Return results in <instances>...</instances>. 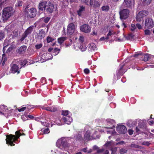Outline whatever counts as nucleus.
<instances>
[{"mask_svg": "<svg viewBox=\"0 0 154 154\" xmlns=\"http://www.w3.org/2000/svg\"><path fill=\"white\" fill-rule=\"evenodd\" d=\"M129 36H128V37L125 38V35L124 34L122 35V38H119V40L120 41H123L125 40V39H126L127 40H128L129 39Z\"/></svg>", "mask_w": 154, "mask_h": 154, "instance_id": "obj_40", "label": "nucleus"}, {"mask_svg": "<svg viewBox=\"0 0 154 154\" xmlns=\"http://www.w3.org/2000/svg\"><path fill=\"white\" fill-rule=\"evenodd\" d=\"M42 131L43 132V134H48L50 132L49 129L48 128H47L45 129H42Z\"/></svg>", "mask_w": 154, "mask_h": 154, "instance_id": "obj_35", "label": "nucleus"}, {"mask_svg": "<svg viewBox=\"0 0 154 154\" xmlns=\"http://www.w3.org/2000/svg\"><path fill=\"white\" fill-rule=\"evenodd\" d=\"M62 114L63 116H66L68 114V111H63L62 112Z\"/></svg>", "mask_w": 154, "mask_h": 154, "instance_id": "obj_47", "label": "nucleus"}, {"mask_svg": "<svg viewBox=\"0 0 154 154\" xmlns=\"http://www.w3.org/2000/svg\"><path fill=\"white\" fill-rule=\"evenodd\" d=\"M128 133L129 135H131L133 134V130L130 129L128 130Z\"/></svg>", "mask_w": 154, "mask_h": 154, "instance_id": "obj_59", "label": "nucleus"}, {"mask_svg": "<svg viewBox=\"0 0 154 154\" xmlns=\"http://www.w3.org/2000/svg\"><path fill=\"white\" fill-rule=\"evenodd\" d=\"M76 138V140L79 141H82L83 140L82 137L80 134L77 135Z\"/></svg>", "mask_w": 154, "mask_h": 154, "instance_id": "obj_36", "label": "nucleus"}, {"mask_svg": "<svg viewBox=\"0 0 154 154\" xmlns=\"http://www.w3.org/2000/svg\"><path fill=\"white\" fill-rule=\"evenodd\" d=\"M116 129L119 133L122 134H125L127 131L126 127L123 125L117 126L116 128Z\"/></svg>", "mask_w": 154, "mask_h": 154, "instance_id": "obj_11", "label": "nucleus"}, {"mask_svg": "<svg viewBox=\"0 0 154 154\" xmlns=\"http://www.w3.org/2000/svg\"><path fill=\"white\" fill-rule=\"evenodd\" d=\"M91 29V27L88 24H83L80 27V30L81 31L86 33H88L90 32Z\"/></svg>", "mask_w": 154, "mask_h": 154, "instance_id": "obj_9", "label": "nucleus"}, {"mask_svg": "<svg viewBox=\"0 0 154 154\" xmlns=\"http://www.w3.org/2000/svg\"><path fill=\"white\" fill-rule=\"evenodd\" d=\"M134 3V0H124L123 6L124 7L131 8L133 6Z\"/></svg>", "mask_w": 154, "mask_h": 154, "instance_id": "obj_12", "label": "nucleus"}, {"mask_svg": "<svg viewBox=\"0 0 154 154\" xmlns=\"http://www.w3.org/2000/svg\"><path fill=\"white\" fill-rule=\"evenodd\" d=\"M43 109H45V110H47V111H50L51 107H43Z\"/></svg>", "mask_w": 154, "mask_h": 154, "instance_id": "obj_51", "label": "nucleus"}, {"mask_svg": "<svg viewBox=\"0 0 154 154\" xmlns=\"http://www.w3.org/2000/svg\"><path fill=\"white\" fill-rule=\"evenodd\" d=\"M42 46V45L41 44H37L35 45V47L36 49H39L41 48Z\"/></svg>", "mask_w": 154, "mask_h": 154, "instance_id": "obj_45", "label": "nucleus"}, {"mask_svg": "<svg viewBox=\"0 0 154 154\" xmlns=\"http://www.w3.org/2000/svg\"><path fill=\"white\" fill-rule=\"evenodd\" d=\"M136 27L139 29H141L142 28V27L141 26L138 24V23H137V24H136Z\"/></svg>", "mask_w": 154, "mask_h": 154, "instance_id": "obj_53", "label": "nucleus"}, {"mask_svg": "<svg viewBox=\"0 0 154 154\" xmlns=\"http://www.w3.org/2000/svg\"><path fill=\"white\" fill-rule=\"evenodd\" d=\"M85 10V7L83 6H81L80 7V8L79 10L77 11L78 14L79 16L82 15V14L83 11Z\"/></svg>", "mask_w": 154, "mask_h": 154, "instance_id": "obj_23", "label": "nucleus"}, {"mask_svg": "<svg viewBox=\"0 0 154 154\" xmlns=\"http://www.w3.org/2000/svg\"><path fill=\"white\" fill-rule=\"evenodd\" d=\"M92 0H84L82 2H84L86 4L88 5H90L91 4Z\"/></svg>", "mask_w": 154, "mask_h": 154, "instance_id": "obj_39", "label": "nucleus"}, {"mask_svg": "<svg viewBox=\"0 0 154 154\" xmlns=\"http://www.w3.org/2000/svg\"><path fill=\"white\" fill-rule=\"evenodd\" d=\"M113 145V141L111 140L109 141H107L104 146L106 147L108 149H110L112 148Z\"/></svg>", "mask_w": 154, "mask_h": 154, "instance_id": "obj_22", "label": "nucleus"}, {"mask_svg": "<svg viewBox=\"0 0 154 154\" xmlns=\"http://www.w3.org/2000/svg\"><path fill=\"white\" fill-rule=\"evenodd\" d=\"M145 33L146 35H149L150 33L149 30L148 29L146 30L145 31Z\"/></svg>", "mask_w": 154, "mask_h": 154, "instance_id": "obj_58", "label": "nucleus"}, {"mask_svg": "<svg viewBox=\"0 0 154 154\" xmlns=\"http://www.w3.org/2000/svg\"><path fill=\"white\" fill-rule=\"evenodd\" d=\"M109 9V7L108 5H104L101 7V10L102 11L106 12L108 11Z\"/></svg>", "mask_w": 154, "mask_h": 154, "instance_id": "obj_25", "label": "nucleus"}, {"mask_svg": "<svg viewBox=\"0 0 154 154\" xmlns=\"http://www.w3.org/2000/svg\"><path fill=\"white\" fill-rule=\"evenodd\" d=\"M149 68H154V63H152L151 65L148 66Z\"/></svg>", "mask_w": 154, "mask_h": 154, "instance_id": "obj_61", "label": "nucleus"}, {"mask_svg": "<svg viewBox=\"0 0 154 154\" xmlns=\"http://www.w3.org/2000/svg\"><path fill=\"white\" fill-rule=\"evenodd\" d=\"M84 138L88 140H89L91 139L90 135L89 134V133L88 131L86 132L84 135Z\"/></svg>", "mask_w": 154, "mask_h": 154, "instance_id": "obj_27", "label": "nucleus"}, {"mask_svg": "<svg viewBox=\"0 0 154 154\" xmlns=\"http://www.w3.org/2000/svg\"><path fill=\"white\" fill-rule=\"evenodd\" d=\"M36 10L34 8H32L28 10L27 12L28 16L31 18H33L36 15Z\"/></svg>", "mask_w": 154, "mask_h": 154, "instance_id": "obj_14", "label": "nucleus"}, {"mask_svg": "<svg viewBox=\"0 0 154 154\" xmlns=\"http://www.w3.org/2000/svg\"><path fill=\"white\" fill-rule=\"evenodd\" d=\"M66 38L65 37H62L58 38V42L60 44H61L63 42L66 40Z\"/></svg>", "mask_w": 154, "mask_h": 154, "instance_id": "obj_29", "label": "nucleus"}, {"mask_svg": "<svg viewBox=\"0 0 154 154\" xmlns=\"http://www.w3.org/2000/svg\"><path fill=\"white\" fill-rule=\"evenodd\" d=\"M149 55V54L145 55L143 56V58L142 60L144 61H146L148 60Z\"/></svg>", "mask_w": 154, "mask_h": 154, "instance_id": "obj_37", "label": "nucleus"}, {"mask_svg": "<svg viewBox=\"0 0 154 154\" xmlns=\"http://www.w3.org/2000/svg\"><path fill=\"white\" fill-rule=\"evenodd\" d=\"M134 121L131 120L128 121L127 122V125L129 127H131L133 126L134 124L133 123Z\"/></svg>", "mask_w": 154, "mask_h": 154, "instance_id": "obj_34", "label": "nucleus"}, {"mask_svg": "<svg viewBox=\"0 0 154 154\" xmlns=\"http://www.w3.org/2000/svg\"><path fill=\"white\" fill-rule=\"evenodd\" d=\"M20 34V32L17 29L15 30L13 32V35L14 37H17Z\"/></svg>", "mask_w": 154, "mask_h": 154, "instance_id": "obj_33", "label": "nucleus"}, {"mask_svg": "<svg viewBox=\"0 0 154 154\" xmlns=\"http://www.w3.org/2000/svg\"><path fill=\"white\" fill-rule=\"evenodd\" d=\"M7 60V59L5 57V54L2 55V65L4 66L5 64V61Z\"/></svg>", "mask_w": 154, "mask_h": 154, "instance_id": "obj_30", "label": "nucleus"}, {"mask_svg": "<svg viewBox=\"0 0 154 154\" xmlns=\"http://www.w3.org/2000/svg\"><path fill=\"white\" fill-rule=\"evenodd\" d=\"M4 36V34L2 31H0V40L2 39Z\"/></svg>", "mask_w": 154, "mask_h": 154, "instance_id": "obj_46", "label": "nucleus"}, {"mask_svg": "<svg viewBox=\"0 0 154 154\" xmlns=\"http://www.w3.org/2000/svg\"><path fill=\"white\" fill-rule=\"evenodd\" d=\"M23 131L22 130L17 131L15 132V135L10 134L6 136L7 138L6 139L7 144L10 145L11 146L15 145L13 142L15 143V141L17 140L20 136L25 135L24 133L21 134V133Z\"/></svg>", "mask_w": 154, "mask_h": 154, "instance_id": "obj_1", "label": "nucleus"}, {"mask_svg": "<svg viewBox=\"0 0 154 154\" xmlns=\"http://www.w3.org/2000/svg\"><path fill=\"white\" fill-rule=\"evenodd\" d=\"M136 28V26L134 24H132L131 25L130 29L131 31H134Z\"/></svg>", "mask_w": 154, "mask_h": 154, "instance_id": "obj_42", "label": "nucleus"}, {"mask_svg": "<svg viewBox=\"0 0 154 154\" xmlns=\"http://www.w3.org/2000/svg\"><path fill=\"white\" fill-rule=\"evenodd\" d=\"M84 72L86 74H88L89 72V70L88 69H85L84 70Z\"/></svg>", "mask_w": 154, "mask_h": 154, "instance_id": "obj_54", "label": "nucleus"}, {"mask_svg": "<svg viewBox=\"0 0 154 154\" xmlns=\"http://www.w3.org/2000/svg\"><path fill=\"white\" fill-rule=\"evenodd\" d=\"M33 29V26H31L26 30L24 33L22 35V37L20 39V40L21 42L23 41L29 34L31 33Z\"/></svg>", "mask_w": 154, "mask_h": 154, "instance_id": "obj_5", "label": "nucleus"}, {"mask_svg": "<svg viewBox=\"0 0 154 154\" xmlns=\"http://www.w3.org/2000/svg\"><path fill=\"white\" fill-rule=\"evenodd\" d=\"M54 8V5L49 2L47 3L45 9L46 11L48 14L52 13Z\"/></svg>", "mask_w": 154, "mask_h": 154, "instance_id": "obj_15", "label": "nucleus"}, {"mask_svg": "<svg viewBox=\"0 0 154 154\" xmlns=\"http://www.w3.org/2000/svg\"><path fill=\"white\" fill-rule=\"evenodd\" d=\"M84 41V37L82 36H80L79 39V43L78 44V46L79 49L82 51H85L86 48L85 44L83 43Z\"/></svg>", "mask_w": 154, "mask_h": 154, "instance_id": "obj_8", "label": "nucleus"}, {"mask_svg": "<svg viewBox=\"0 0 154 154\" xmlns=\"http://www.w3.org/2000/svg\"><path fill=\"white\" fill-rule=\"evenodd\" d=\"M127 151V150L124 148H122L119 150V152L121 154H124L126 153Z\"/></svg>", "mask_w": 154, "mask_h": 154, "instance_id": "obj_38", "label": "nucleus"}, {"mask_svg": "<svg viewBox=\"0 0 154 154\" xmlns=\"http://www.w3.org/2000/svg\"><path fill=\"white\" fill-rule=\"evenodd\" d=\"M110 149V150L112 151L111 154H114L116 152V151L115 149H113L112 148H111Z\"/></svg>", "mask_w": 154, "mask_h": 154, "instance_id": "obj_60", "label": "nucleus"}, {"mask_svg": "<svg viewBox=\"0 0 154 154\" xmlns=\"http://www.w3.org/2000/svg\"><path fill=\"white\" fill-rule=\"evenodd\" d=\"M27 47L25 46H22L20 47L18 50L17 51L20 54L24 53L26 51Z\"/></svg>", "mask_w": 154, "mask_h": 154, "instance_id": "obj_20", "label": "nucleus"}, {"mask_svg": "<svg viewBox=\"0 0 154 154\" xmlns=\"http://www.w3.org/2000/svg\"><path fill=\"white\" fill-rule=\"evenodd\" d=\"M57 109L56 108V107H53V108H52V107H51V112H55L57 111Z\"/></svg>", "mask_w": 154, "mask_h": 154, "instance_id": "obj_49", "label": "nucleus"}, {"mask_svg": "<svg viewBox=\"0 0 154 154\" xmlns=\"http://www.w3.org/2000/svg\"><path fill=\"white\" fill-rule=\"evenodd\" d=\"M18 65L15 63V62L13 61L11 64V69L10 71L11 73H17V74L19 73L20 72V69L18 66Z\"/></svg>", "mask_w": 154, "mask_h": 154, "instance_id": "obj_7", "label": "nucleus"}, {"mask_svg": "<svg viewBox=\"0 0 154 154\" xmlns=\"http://www.w3.org/2000/svg\"><path fill=\"white\" fill-rule=\"evenodd\" d=\"M125 142L124 141H122L116 143V145L117 146L119 145H122L123 144H125Z\"/></svg>", "mask_w": 154, "mask_h": 154, "instance_id": "obj_44", "label": "nucleus"}, {"mask_svg": "<svg viewBox=\"0 0 154 154\" xmlns=\"http://www.w3.org/2000/svg\"><path fill=\"white\" fill-rule=\"evenodd\" d=\"M87 147H86V148H84L82 149H81V151H82L83 152H87Z\"/></svg>", "mask_w": 154, "mask_h": 154, "instance_id": "obj_57", "label": "nucleus"}, {"mask_svg": "<svg viewBox=\"0 0 154 154\" xmlns=\"http://www.w3.org/2000/svg\"><path fill=\"white\" fill-rule=\"evenodd\" d=\"M54 39L49 36H48L47 38V42L48 43H49L52 42L53 41Z\"/></svg>", "mask_w": 154, "mask_h": 154, "instance_id": "obj_41", "label": "nucleus"}, {"mask_svg": "<svg viewBox=\"0 0 154 154\" xmlns=\"http://www.w3.org/2000/svg\"><path fill=\"white\" fill-rule=\"evenodd\" d=\"M3 12L2 16L3 20H6L13 14V8L12 7L6 8L3 10Z\"/></svg>", "mask_w": 154, "mask_h": 154, "instance_id": "obj_2", "label": "nucleus"}, {"mask_svg": "<svg viewBox=\"0 0 154 154\" xmlns=\"http://www.w3.org/2000/svg\"><path fill=\"white\" fill-rule=\"evenodd\" d=\"M147 15V13L145 11H140L138 13L136 17V20L138 22L141 21L143 17Z\"/></svg>", "mask_w": 154, "mask_h": 154, "instance_id": "obj_13", "label": "nucleus"}, {"mask_svg": "<svg viewBox=\"0 0 154 154\" xmlns=\"http://www.w3.org/2000/svg\"><path fill=\"white\" fill-rule=\"evenodd\" d=\"M27 61L26 60H20L18 61H17V64L19 65V64L21 66H24L25 65H26L27 63Z\"/></svg>", "mask_w": 154, "mask_h": 154, "instance_id": "obj_24", "label": "nucleus"}, {"mask_svg": "<svg viewBox=\"0 0 154 154\" xmlns=\"http://www.w3.org/2000/svg\"><path fill=\"white\" fill-rule=\"evenodd\" d=\"M50 18L49 17H47L44 19V21L46 23H48L49 21Z\"/></svg>", "mask_w": 154, "mask_h": 154, "instance_id": "obj_52", "label": "nucleus"}, {"mask_svg": "<svg viewBox=\"0 0 154 154\" xmlns=\"http://www.w3.org/2000/svg\"><path fill=\"white\" fill-rule=\"evenodd\" d=\"M22 4L23 2L21 1H18L17 3V6L19 7L22 6Z\"/></svg>", "mask_w": 154, "mask_h": 154, "instance_id": "obj_48", "label": "nucleus"}, {"mask_svg": "<svg viewBox=\"0 0 154 154\" xmlns=\"http://www.w3.org/2000/svg\"><path fill=\"white\" fill-rule=\"evenodd\" d=\"M131 147H134L137 148L139 149H141L143 148V147L141 146H139L138 145L135 144H132L131 145Z\"/></svg>", "mask_w": 154, "mask_h": 154, "instance_id": "obj_32", "label": "nucleus"}, {"mask_svg": "<svg viewBox=\"0 0 154 154\" xmlns=\"http://www.w3.org/2000/svg\"><path fill=\"white\" fill-rule=\"evenodd\" d=\"M48 54V55H49L50 56H50V57L48 58V60L51 59H52V57H53V56L52 55L50 54Z\"/></svg>", "mask_w": 154, "mask_h": 154, "instance_id": "obj_64", "label": "nucleus"}, {"mask_svg": "<svg viewBox=\"0 0 154 154\" xmlns=\"http://www.w3.org/2000/svg\"><path fill=\"white\" fill-rule=\"evenodd\" d=\"M114 127V126H113V127ZM113 128H110L111 129H112V131H107V132L108 133H113V132L114 131V130H113Z\"/></svg>", "mask_w": 154, "mask_h": 154, "instance_id": "obj_50", "label": "nucleus"}, {"mask_svg": "<svg viewBox=\"0 0 154 154\" xmlns=\"http://www.w3.org/2000/svg\"><path fill=\"white\" fill-rule=\"evenodd\" d=\"M76 27L73 23H69L68 26L67 33V35H72L76 30Z\"/></svg>", "mask_w": 154, "mask_h": 154, "instance_id": "obj_4", "label": "nucleus"}, {"mask_svg": "<svg viewBox=\"0 0 154 154\" xmlns=\"http://www.w3.org/2000/svg\"><path fill=\"white\" fill-rule=\"evenodd\" d=\"M114 33V32L112 30H110L109 31L108 33L107 34V37L105 38V39H107L109 38L108 37L111 36Z\"/></svg>", "mask_w": 154, "mask_h": 154, "instance_id": "obj_31", "label": "nucleus"}, {"mask_svg": "<svg viewBox=\"0 0 154 154\" xmlns=\"http://www.w3.org/2000/svg\"><path fill=\"white\" fill-rule=\"evenodd\" d=\"M138 126L140 128L143 129H146L147 127L145 122L142 121L139 122Z\"/></svg>", "mask_w": 154, "mask_h": 154, "instance_id": "obj_19", "label": "nucleus"}, {"mask_svg": "<svg viewBox=\"0 0 154 154\" xmlns=\"http://www.w3.org/2000/svg\"><path fill=\"white\" fill-rule=\"evenodd\" d=\"M26 109V107H22L18 110L19 112L23 111Z\"/></svg>", "mask_w": 154, "mask_h": 154, "instance_id": "obj_56", "label": "nucleus"}, {"mask_svg": "<svg viewBox=\"0 0 154 154\" xmlns=\"http://www.w3.org/2000/svg\"><path fill=\"white\" fill-rule=\"evenodd\" d=\"M88 50L91 52L95 51L97 50V48L96 45L93 43H90L88 45Z\"/></svg>", "mask_w": 154, "mask_h": 154, "instance_id": "obj_16", "label": "nucleus"}, {"mask_svg": "<svg viewBox=\"0 0 154 154\" xmlns=\"http://www.w3.org/2000/svg\"><path fill=\"white\" fill-rule=\"evenodd\" d=\"M150 143L148 141H144L142 143V144L143 145L149 146Z\"/></svg>", "mask_w": 154, "mask_h": 154, "instance_id": "obj_43", "label": "nucleus"}, {"mask_svg": "<svg viewBox=\"0 0 154 154\" xmlns=\"http://www.w3.org/2000/svg\"><path fill=\"white\" fill-rule=\"evenodd\" d=\"M104 150L103 149H98L97 151V153H100L102 152Z\"/></svg>", "mask_w": 154, "mask_h": 154, "instance_id": "obj_55", "label": "nucleus"}, {"mask_svg": "<svg viewBox=\"0 0 154 154\" xmlns=\"http://www.w3.org/2000/svg\"><path fill=\"white\" fill-rule=\"evenodd\" d=\"M47 5V4L46 2H40L39 4L38 7L39 9L42 11L45 10Z\"/></svg>", "mask_w": 154, "mask_h": 154, "instance_id": "obj_17", "label": "nucleus"}, {"mask_svg": "<svg viewBox=\"0 0 154 154\" xmlns=\"http://www.w3.org/2000/svg\"><path fill=\"white\" fill-rule=\"evenodd\" d=\"M152 0H141V1L143 5H148L149 4Z\"/></svg>", "mask_w": 154, "mask_h": 154, "instance_id": "obj_26", "label": "nucleus"}, {"mask_svg": "<svg viewBox=\"0 0 154 154\" xmlns=\"http://www.w3.org/2000/svg\"><path fill=\"white\" fill-rule=\"evenodd\" d=\"M145 27L149 29L152 28L153 27L154 23L152 19L148 18L145 20Z\"/></svg>", "mask_w": 154, "mask_h": 154, "instance_id": "obj_10", "label": "nucleus"}, {"mask_svg": "<svg viewBox=\"0 0 154 154\" xmlns=\"http://www.w3.org/2000/svg\"><path fill=\"white\" fill-rule=\"evenodd\" d=\"M45 32L43 30L41 29L39 31V33L38 34V36L39 38L42 39L45 36Z\"/></svg>", "mask_w": 154, "mask_h": 154, "instance_id": "obj_21", "label": "nucleus"}, {"mask_svg": "<svg viewBox=\"0 0 154 154\" xmlns=\"http://www.w3.org/2000/svg\"><path fill=\"white\" fill-rule=\"evenodd\" d=\"M56 145L60 149L64 150L65 148L68 146V144L66 139L59 140L56 143Z\"/></svg>", "mask_w": 154, "mask_h": 154, "instance_id": "obj_3", "label": "nucleus"}, {"mask_svg": "<svg viewBox=\"0 0 154 154\" xmlns=\"http://www.w3.org/2000/svg\"><path fill=\"white\" fill-rule=\"evenodd\" d=\"M72 118L69 117L68 116H66V117H64L63 118L64 122L68 123L67 122L69 121V122H70V121L71 120Z\"/></svg>", "mask_w": 154, "mask_h": 154, "instance_id": "obj_28", "label": "nucleus"}, {"mask_svg": "<svg viewBox=\"0 0 154 154\" xmlns=\"http://www.w3.org/2000/svg\"><path fill=\"white\" fill-rule=\"evenodd\" d=\"M100 4L98 1L96 0H92L90 6L97 8L100 7Z\"/></svg>", "mask_w": 154, "mask_h": 154, "instance_id": "obj_18", "label": "nucleus"}, {"mask_svg": "<svg viewBox=\"0 0 154 154\" xmlns=\"http://www.w3.org/2000/svg\"><path fill=\"white\" fill-rule=\"evenodd\" d=\"M98 147L96 145H95L93 147V149L94 150L98 149Z\"/></svg>", "mask_w": 154, "mask_h": 154, "instance_id": "obj_62", "label": "nucleus"}, {"mask_svg": "<svg viewBox=\"0 0 154 154\" xmlns=\"http://www.w3.org/2000/svg\"><path fill=\"white\" fill-rule=\"evenodd\" d=\"M129 11L127 9H124L120 11V17L121 20L125 19L128 17Z\"/></svg>", "mask_w": 154, "mask_h": 154, "instance_id": "obj_6", "label": "nucleus"}, {"mask_svg": "<svg viewBox=\"0 0 154 154\" xmlns=\"http://www.w3.org/2000/svg\"><path fill=\"white\" fill-rule=\"evenodd\" d=\"M139 127L138 126V127H137L136 128V132L137 133L139 132L140 131L139 129Z\"/></svg>", "mask_w": 154, "mask_h": 154, "instance_id": "obj_63", "label": "nucleus"}]
</instances>
